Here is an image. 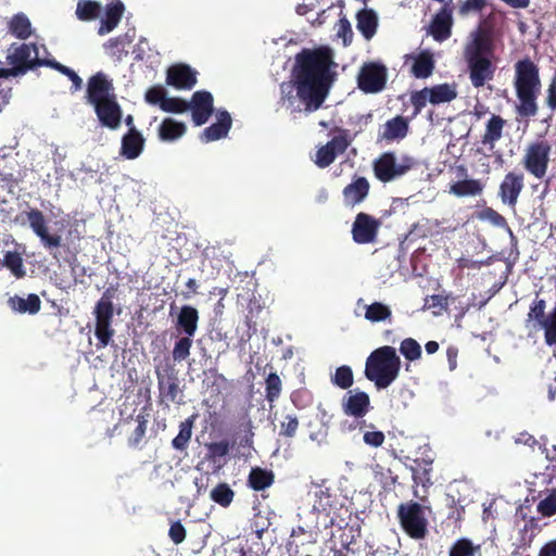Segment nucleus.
<instances>
[{
  "label": "nucleus",
  "instance_id": "c03bdc74",
  "mask_svg": "<svg viewBox=\"0 0 556 556\" xmlns=\"http://www.w3.org/2000/svg\"><path fill=\"white\" fill-rule=\"evenodd\" d=\"M331 383L342 390H351L354 383L353 370L348 365L339 366L331 376Z\"/></svg>",
  "mask_w": 556,
  "mask_h": 556
},
{
  "label": "nucleus",
  "instance_id": "49530a36",
  "mask_svg": "<svg viewBox=\"0 0 556 556\" xmlns=\"http://www.w3.org/2000/svg\"><path fill=\"white\" fill-rule=\"evenodd\" d=\"M282 390V382L277 372H269L265 379V396L269 403L278 400Z\"/></svg>",
  "mask_w": 556,
  "mask_h": 556
},
{
  "label": "nucleus",
  "instance_id": "4be33fe9",
  "mask_svg": "<svg viewBox=\"0 0 556 556\" xmlns=\"http://www.w3.org/2000/svg\"><path fill=\"white\" fill-rule=\"evenodd\" d=\"M452 11L443 7L432 18L429 26V34L437 41H444L452 35Z\"/></svg>",
  "mask_w": 556,
  "mask_h": 556
},
{
  "label": "nucleus",
  "instance_id": "412c9836",
  "mask_svg": "<svg viewBox=\"0 0 556 556\" xmlns=\"http://www.w3.org/2000/svg\"><path fill=\"white\" fill-rule=\"evenodd\" d=\"M146 139L135 126L122 137L119 154L127 160L137 159L143 151Z\"/></svg>",
  "mask_w": 556,
  "mask_h": 556
},
{
  "label": "nucleus",
  "instance_id": "5fc2aeb1",
  "mask_svg": "<svg viewBox=\"0 0 556 556\" xmlns=\"http://www.w3.org/2000/svg\"><path fill=\"white\" fill-rule=\"evenodd\" d=\"M229 451L230 444L227 440L212 442L207 445V459L215 463L217 459L227 456Z\"/></svg>",
  "mask_w": 556,
  "mask_h": 556
},
{
  "label": "nucleus",
  "instance_id": "ea45409f",
  "mask_svg": "<svg viewBox=\"0 0 556 556\" xmlns=\"http://www.w3.org/2000/svg\"><path fill=\"white\" fill-rule=\"evenodd\" d=\"M249 485L254 491H263L274 483V475L262 468H253L249 475Z\"/></svg>",
  "mask_w": 556,
  "mask_h": 556
},
{
  "label": "nucleus",
  "instance_id": "4d7b16f0",
  "mask_svg": "<svg viewBox=\"0 0 556 556\" xmlns=\"http://www.w3.org/2000/svg\"><path fill=\"white\" fill-rule=\"evenodd\" d=\"M137 427L128 439L132 446H137L144 438L147 431L148 419L144 415L139 414L136 417Z\"/></svg>",
  "mask_w": 556,
  "mask_h": 556
},
{
  "label": "nucleus",
  "instance_id": "8fccbe9b",
  "mask_svg": "<svg viewBox=\"0 0 556 556\" xmlns=\"http://www.w3.org/2000/svg\"><path fill=\"white\" fill-rule=\"evenodd\" d=\"M192 346V337L184 336L179 338L173 349V361L182 362L190 355V349Z\"/></svg>",
  "mask_w": 556,
  "mask_h": 556
},
{
  "label": "nucleus",
  "instance_id": "72a5a7b5",
  "mask_svg": "<svg viewBox=\"0 0 556 556\" xmlns=\"http://www.w3.org/2000/svg\"><path fill=\"white\" fill-rule=\"evenodd\" d=\"M186 125L173 118H165L159 127V137L162 141H174L186 132Z\"/></svg>",
  "mask_w": 556,
  "mask_h": 556
},
{
  "label": "nucleus",
  "instance_id": "13d9d810",
  "mask_svg": "<svg viewBox=\"0 0 556 556\" xmlns=\"http://www.w3.org/2000/svg\"><path fill=\"white\" fill-rule=\"evenodd\" d=\"M299 428V419L295 415H286L280 422L279 435L285 438H293Z\"/></svg>",
  "mask_w": 556,
  "mask_h": 556
},
{
  "label": "nucleus",
  "instance_id": "338daca9",
  "mask_svg": "<svg viewBox=\"0 0 556 556\" xmlns=\"http://www.w3.org/2000/svg\"><path fill=\"white\" fill-rule=\"evenodd\" d=\"M364 442L367 445L379 447L383 444L386 435L382 431H366L363 437Z\"/></svg>",
  "mask_w": 556,
  "mask_h": 556
},
{
  "label": "nucleus",
  "instance_id": "bf43d9fd",
  "mask_svg": "<svg viewBox=\"0 0 556 556\" xmlns=\"http://www.w3.org/2000/svg\"><path fill=\"white\" fill-rule=\"evenodd\" d=\"M410 102L414 108L413 117L421 113L422 109L429 102L427 87L421 90L414 91L410 94Z\"/></svg>",
  "mask_w": 556,
  "mask_h": 556
},
{
  "label": "nucleus",
  "instance_id": "c9c22d12",
  "mask_svg": "<svg viewBox=\"0 0 556 556\" xmlns=\"http://www.w3.org/2000/svg\"><path fill=\"white\" fill-rule=\"evenodd\" d=\"M9 31L16 38L25 40L31 36V23L24 13H17L9 22Z\"/></svg>",
  "mask_w": 556,
  "mask_h": 556
},
{
  "label": "nucleus",
  "instance_id": "4468645a",
  "mask_svg": "<svg viewBox=\"0 0 556 556\" xmlns=\"http://www.w3.org/2000/svg\"><path fill=\"white\" fill-rule=\"evenodd\" d=\"M341 408L345 416L364 418L372 408L369 394L359 388L349 390L341 399Z\"/></svg>",
  "mask_w": 556,
  "mask_h": 556
},
{
  "label": "nucleus",
  "instance_id": "052dcab7",
  "mask_svg": "<svg viewBox=\"0 0 556 556\" xmlns=\"http://www.w3.org/2000/svg\"><path fill=\"white\" fill-rule=\"evenodd\" d=\"M336 157V153L325 144L317 150L315 164L320 168H325L332 164Z\"/></svg>",
  "mask_w": 556,
  "mask_h": 556
},
{
  "label": "nucleus",
  "instance_id": "f257e3e1",
  "mask_svg": "<svg viewBox=\"0 0 556 556\" xmlns=\"http://www.w3.org/2000/svg\"><path fill=\"white\" fill-rule=\"evenodd\" d=\"M333 53L328 47L302 49L294 59L291 80L280 84V103L291 106L296 97L307 113L319 110L336 80Z\"/></svg>",
  "mask_w": 556,
  "mask_h": 556
},
{
  "label": "nucleus",
  "instance_id": "5701e85b",
  "mask_svg": "<svg viewBox=\"0 0 556 556\" xmlns=\"http://www.w3.org/2000/svg\"><path fill=\"white\" fill-rule=\"evenodd\" d=\"M124 12L125 5L121 0H112L108 3L104 10V16L98 28V34L104 36L113 31L119 24Z\"/></svg>",
  "mask_w": 556,
  "mask_h": 556
},
{
  "label": "nucleus",
  "instance_id": "b1692460",
  "mask_svg": "<svg viewBox=\"0 0 556 556\" xmlns=\"http://www.w3.org/2000/svg\"><path fill=\"white\" fill-rule=\"evenodd\" d=\"M409 130V121L408 118L397 115L393 118H390L383 125V129L379 131V139L386 141H400L404 139Z\"/></svg>",
  "mask_w": 556,
  "mask_h": 556
},
{
  "label": "nucleus",
  "instance_id": "39448f33",
  "mask_svg": "<svg viewBox=\"0 0 556 556\" xmlns=\"http://www.w3.org/2000/svg\"><path fill=\"white\" fill-rule=\"evenodd\" d=\"M12 52L7 56L10 68H0V78L15 77L26 74L28 71L40 66H47L50 59H40L38 56V47L36 43L12 45Z\"/></svg>",
  "mask_w": 556,
  "mask_h": 556
},
{
  "label": "nucleus",
  "instance_id": "de8ad7c7",
  "mask_svg": "<svg viewBox=\"0 0 556 556\" xmlns=\"http://www.w3.org/2000/svg\"><path fill=\"white\" fill-rule=\"evenodd\" d=\"M3 266L9 268L16 278H23L26 275L23 258L17 252H7L3 258Z\"/></svg>",
  "mask_w": 556,
  "mask_h": 556
},
{
  "label": "nucleus",
  "instance_id": "603ef678",
  "mask_svg": "<svg viewBox=\"0 0 556 556\" xmlns=\"http://www.w3.org/2000/svg\"><path fill=\"white\" fill-rule=\"evenodd\" d=\"M48 67L58 71L59 73L65 75L73 83L74 90H79L83 86V79L77 75L75 71L72 68L61 64L55 59H50Z\"/></svg>",
  "mask_w": 556,
  "mask_h": 556
},
{
  "label": "nucleus",
  "instance_id": "6e6d98bb",
  "mask_svg": "<svg viewBox=\"0 0 556 556\" xmlns=\"http://www.w3.org/2000/svg\"><path fill=\"white\" fill-rule=\"evenodd\" d=\"M326 144L336 153V156L344 153L351 144V140L348 138V130L339 129V135L334 136Z\"/></svg>",
  "mask_w": 556,
  "mask_h": 556
},
{
  "label": "nucleus",
  "instance_id": "6ab92c4d",
  "mask_svg": "<svg viewBox=\"0 0 556 556\" xmlns=\"http://www.w3.org/2000/svg\"><path fill=\"white\" fill-rule=\"evenodd\" d=\"M370 184L366 177L356 176L352 182L342 190L343 203L348 207H355L363 203L369 194Z\"/></svg>",
  "mask_w": 556,
  "mask_h": 556
},
{
  "label": "nucleus",
  "instance_id": "3c124183",
  "mask_svg": "<svg viewBox=\"0 0 556 556\" xmlns=\"http://www.w3.org/2000/svg\"><path fill=\"white\" fill-rule=\"evenodd\" d=\"M400 352L407 361L413 362L420 358L421 346L415 339L406 338L401 342Z\"/></svg>",
  "mask_w": 556,
  "mask_h": 556
},
{
  "label": "nucleus",
  "instance_id": "37998d69",
  "mask_svg": "<svg viewBox=\"0 0 556 556\" xmlns=\"http://www.w3.org/2000/svg\"><path fill=\"white\" fill-rule=\"evenodd\" d=\"M131 42V39L127 37V35L117 36L114 38H110L104 43V49L106 53L112 56L121 60L124 55L127 54L126 46Z\"/></svg>",
  "mask_w": 556,
  "mask_h": 556
},
{
  "label": "nucleus",
  "instance_id": "774afa93",
  "mask_svg": "<svg viewBox=\"0 0 556 556\" xmlns=\"http://www.w3.org/2000/svg\"><path fill=\"white\" fill-rule=\"evenodd\" d=\"M545 104L552 111H556V75L551 79L545 97Z\"/></svg>",
  "mask_w": 556,
  "mask_h": 556
},
{
  "label": "nucleus",
  "instance_id": "c756f323",
  "mask_svg": "<svg viewBox=\"0 0 556 556\" xmlns=\"http://www.w3.org/2000/svg\"><path fill=\"white\" fill-rule=\"evenodd\" d=\"M483 184L479 179H464L451 185L450 192L458 198L476 197L482 193Z\"/></svg>",
  "mask_w": 556,
  "mask_h": 556
},
{
  "label": "nucleus",
  "instance_id": "a878e982",
  "mask_svg": "<svg viewBox=\"0 0 556 556\" xmlns=\"http://www.w3.org/2000/svg\"><path fill=\"white\" fill-rule=\"evenodd\" d=\"M199 312L191 305H184L175 323L176 330L184 336L193 337L198 330Z\"/></svg>",
  "mask_w": 556,
  "mask_h": 556
},
{
  "label": "nucleus",
  "instance_id": "69168bd1",
  "mask_svg": "<svg viewBox=\"0 0 556 556\" xmlns=\"http://www.w3.org/2000/svg\"><path fill=\"white\" fill-rule=\"evenodd\" d=\"M486 5V0H465L459 7V14L466 15L469 12H480Z\"/></svg>",
  "mask_w": 556,
  "mask_h": 556
},
{
  "label": "nucleus",
  "instance_id": "bb28decb",
  "mask_svg": "<svg viewBox=\"0 0 556 556\" xmlns=\"http://www.w3.org/2000/svg\"><path fill=\"white\" fill-rule=\"evenodd\" d=\"M231 127V117L227 111H224L219 114L218 121L211 126L206 127L202 135L201 139L204 142H211L218 139H222L227 136L229 129Z\"/></svg>",
  "mask_w": 556,
  "mask_h": 556
},
{
  "label": "nucleus",
  "instance_id": "a18cd8bd",
  "mask_svg": "<svg viewBox=\"0 0 556 556\" xmlns=\"http://www.w3.org/2000/svg\"><path fill=\"white\" fill-rule=\"evenodd\" d=\"M546 301L536 296L529 306V312L527 314V321H533L535 327H539L543 324L544 318L546 317Z\"/></svg>",
  "mask_w": 556,
  "mask_h": 556
},
{
  "label": "nucleus",
  "instance_id": "aec40b11",
  "mask_svg": "<svg viewBox=\"0 0 556 556\" xmlns=\"http://www.w3.org/2000/svg\"><path fill=\"white\" fill-rule=\"evenodd\" d=\"M166 83L176 89H191L197 84V72L187 64H175L167 70Z\"/></svg>",
  "mask_w": 556,
  "mask_h": 556
},
{
  "label": "nucleus",
  "instance_id": "20e7f679",
  "mask_svg": "<svg viewBox=\"0 0 556 556\" xmlns=\"http://www.w3.org/2000/svg\"><path fill=\"white\" fill-rule=\"evenodd\" d=\"M401 358L393 346L384 345L374 350L365 363V377L378 390L387 389L399 377Z\"/></svg>",
  "mask_w": 556,
  "mask_h": 556
},
{
  "label": "nucleus",
  "instance_id": "2eb2a0df",
  "mask_svg": "<svg viewBox=\"0 0 556 556\" xmlns=\"http://www.w3.org/2000/svg\"><path fill=\"white\" fill-rule=\"evenodd\" d=\"M26 216L31 230L40 239L45 248L50 250L61 245V236L49 233L45 215L40 210L31 208L26 212Z\"/></svg>",
  "mask_w": 556,
  "mask_h": 556
},
{
  "label": "nucleus",
  "instance_id": "f03ea898",
  "mask_svg": "<svg viewBox=\"0 0 556 556\" xmlns=\"http://www.w3.org/2000/svg\"><path fill=\"white\" fill-rule=\"evenodd\" d=\"M495 42L491 30L479 28L464 50L469 79L475 88L492 80L496 71L494 64Z\"/></svg>",
  "mask_w": 556,
  "mask_h": 556
},
{
  "label": "nucleus",
  "instance_id": "a19ab883",
  "mask_svg": "<svg viewBox=\"0 0 556 556\" xmlns=\"http://www.w3.org/2000/svg\"><path fill=\"white\" fill-rule=\"evenodd\" d=\"M210 498L219 506L227 508L235 498V491L226 482H219L210 493Z\"/></svg>",
  "mask_w": 556,
  "mask_h": 556
},
{
  "label": "nucleus",
  "instance_id": "f8f14e48",
  "mask_svg": "<svg viewBox=\"0 0 556 556\" xmlns=\"http://www.w3.org/2000/svg\"><path fill=\"white\" fill-rule=\"evenodd\" d=\"M381 222L374 216L361 212L355 216L352 225V239L357 244H369L377 240Z\"/></svg>",
  "mask_w": 556,
  "mask_h": 556
},
{
  "label": "nucleus",
  "instance_id": "9b49d317",
  "mask_svg": "<svg viewBox=\"0 0 556 556\" xmlns=\"http://www.w3.org/2000/svg\"><path fill=\"white\" fill-rule=\"evenodd\" d=\"M388 70L377 62L365 63L358 73V88L366 93H377L381 91L387 84Z\"/></svg>",
  "mask_w": 556,
  "mask_h": 556
},
{
  "label": "nucleus",
  "instance_id": "393cba45",
  "mask_svg": "<svg viewBox=\"0 0 556 556\" xmlns=\"http://www.w3.org/2000/svg\"><path fill=\"white\" fill-rule=\"evenodd\" d=\"M506 124V119L501 115L492 114L488 119L484 132L481 136V144L486 147L489 151L493 152L496 142L503 137Z\"/></svg>",
  "mask_w": 556,
  "mask_h": 556
},
{
  "label": "nucleus",
  "instance_id": "6e6552de",
  "mask_svg": "<svg viewBox=\"0 0 556 556\" xmlns=\"http://www.w3.org/2000/svg\"><path fill=\"white\" fill-rule=\"evenodd\" d=\"M397 518L404 532L414 540L425 539L428 533V520L425 507L414 501L402 503L397 507Z\"/></svg>",
  "mask_w": 556,
  "mask_h": 556
},
{
  "label": "nucleus",
  "instance_id": "680f3d73",
  "mask_svg": "<svg viewBox=\"0 0 556 556\" xmlns=\"http://www.w3.org/2000/svg\"><path fill=\"white\" fill-rule=\"evenodd\" d=\"M144 99L150 104L161 106L162 101L166 99V90L162 86H153L147 90Z\"/></svg>",
  "mask_w": 556,
  "mask_h": 556
},
{
  "label": "nucleus",
  "instance_id": "cd10ccee",
  "mask_svg": "<svg viewBox=\"0 0 556 556\" xmlns=\"http://www.w3.org/2000/svg\"><path fill=\"white\" fill-rule=\"evenodd\" d=\"M356 27L367 39H371L378 27V16L372 9H362L356 14Z\"/></svg>",
  "mask_w": 556,
  "mask_h": 556
},
{
  "label": "nucleus",
  "instance_id": "1a4fd4ad",
  "mask_svg": "<svg viewBox=\"0 0 556 556\" xmlns=\"http://www.w3.org/2000/svg\"><path fill=\"white\" fill-rule=\"evenodd\" d=\"M551 151L552 146L546 140L529 143L521 159L522 167L534 178H544L551 163Z\"/></svg>",
  "mask_w": 556,
  "mask_h": 556
},
{
  "label": "nucleus",
  "instance_id": "7ed1b4c3",
  "mask_svg": "<svg viewBox=\"0 0 556 556\" xmlns=\"http://www.w3.org/2000/svg\"><path fill=\"white\" fill-rule=\"evenodd\" d=\"M514 86L519 100L517 112L522 117H533L538 113L536 99L541 90L539 66L530 59L525 58L515 64Z\"/></svg>",
  "mask_w": 556,
  "mask_h": 556
},
{
  "label": "nucleus",
  "instance_id": "ddd939ff",
  "mask_svg": "<svg viewBox=\"0 0 556 556\" xmlns=\"http://www.w3.org/2000/svg\"><path fill=\"white\" fill-rule=\"evenodd\" d=\"M525 188V174L511 170L505 174L500 184L497 195L504 205L515 210Z\"/></svg>",
  "mask_w": 556,
  "mask_h": 556
},
{
  "label": "nucleus",
  "instance_id": "0e129e2a",
  "mask_svg": "<svg viewBox=\"0 0 556 556\" xmlns=\"http://www.w3.org/2000/svg\"><path fill=\"white\" fill-rule=\"evenodd\" d=\"M481 216L488 219L491 224L497 227L507 226L506 218L492 207H486L482 211Z\"/></svg>",
  "mask_w": 556,
  "mask_h": 556
},
{
  "label": "nucleus",
  "instance_id": "2f4dec72",
  "mask_svg": "<svg viewBox=\"0 0 556 556\" xmlns=\"http://www.w3.org/2000/svg\"><path fill=\"white\" fill-rule=\"evenodd\" d=\"M197 415L193 414L179 425L178 434L172 440V446L177 451H186L192 437V429Z\"/></svg>",
  "mask_w": 556,
  "mask_h": 556
},
{
  "label": "nucleus",
  "instance_id": "e2e57ef3",
  "mask_svg": "<svg viewBox=\"0 0 556 556\" xmlns=\"http://www.w3.org/2000/svg\"><path fill=\"white\" fill-rule=\"evenodd\" d=\"M168 536L175 544H180L185 541L186 529L179 520L172 522Z\"/></svg>",
  "mask_w": 556,
  "mask_h": 556
},
{
  "label": "nucleus",
  "instance_id": "9d476101",
  "mask_svg": "<svg viewBox=\"0 0 556 556\" xmlns=\"http://www.w3.org/2000/svg\"><path fill=\"white\" fill-rule=\"evenodd\" d=\"M415 165L416 160L413 156L404 155L397 163L393 152H384L374 162V173L381 182H390L405 175Z\"/></svg>",
  "mask_w": 556,
  "mask_h": 556
},
{
  "label": "nucleus",
  "instance_id": "f3484780",
  "mask_svg": "<svg viewBox=\"0 0 556 556\" xmlns=\"http://www.w3.org/2000/svg\"><path fill=\"white\" fill-rule=\"evenodd\" d=\"M93 108L102 126L110 129H117L121 126L123 112L115 97L101 101Z\"/></svg>",
  "mask_w": 556,
  "mask_h": 556
},
{
  "label": "nucleus",
  "instance_id": "e433bc0d",
  "mask_svg": "<svg viewBox=\"0 0 556 556\" xmlns=\"http://www.w3.org/2000/svg\"><path fill=\"white\" fill-rule=\"evenodd\" d=\"M434 61L429 52H421L415 59L412 65V74L416 78H427L432 75Z\"/></svg>",
  "mask_w": 556,
  "mask_h": 556
},
{
  "label": "nucleus",
  "instance_id": "7c9ffc66",
  "mask_svg": "<svg viewBox=\"0 0 556 556\" xmlns=\"http://www.w3.org/2000/svg\"><path fill=\"white\" fill-rule=\"evenodd\" d=\"M413 480L416 484H431L432 459L417 458L410 465Z\"/></svg>",
  "mask_w": 556,
  "mask_h": 556
},
{
  "label": "nucleus",
  "instance_id": "09e8293b",
  "mask_svg": "<svg viewBox=\"0 0 556 556\" xmlns=\"http://www.w3.org/2000/svg\"><path fill=\"white\" fill-rule=\"evenodd\" d=\"M262 311L263 305L261 301L255 296L251 298L248 303V315L245 316V324L249 329L248 339L251 338L252 333L256 332V321L254 318H256Z\"/></svg>",
  "mask_w": 556,
  "mask_h": 556
},
{
  "label": "nucleus",
  "instance_id": "f704fd0d",
  "mask_svg": "<svg viewBox=\"0 0 556 556\" xmlns=\"http://www.w3.org/2000/svg\"><path fill=\"white\" fill-rule=\"evenodd\" d=\"M9 303L14 311L20 313L36 314L40 311L41 301L37 294H28L26 299L18 295L10 298Z\"/></svg>",
  "mask_w": 556,
  "mask_h": 556
},
{
  "label": "nucleus",
  "instance_id": "0eeeda50",
  "mask_svg": "<svg viewBox=\"0 0 556 556\" xmlns=\"http://www.w3.org/2000/svg\"><path fill=\"white\" fill-rule=\"evenodd\" d=\"M114 288H108L98 300L93 308L96 318L94 336L98 339L97 348L103 349L110 344L115 330L112 328L114 317Z\"/></svg>",
  "mask_w": 556,
  "mask_h": 556
},
{
  "label": "nucleus",
  "instance_id": "c85d7f7f",
  "mask_svg": "<svg viewBox=\"0 0 556 556\" xmlns=\"http://www.w3.org/2000/svg\"><path fill=\"white\" fill-rule=\"evenodd\" d=\"M429 103L437 105L447 103L457 98L455 85L440 84L427 87Z\"/></svg>",
  "mask_w": 556,
  "mask_h": 556
},
{
  "label": "nucleus",
  "instance_id": "423d86ee",
  "mask_svg": "<svg viewBox=\"0 0 556 556\" xmlns=\"http://www.w3.org/2000/svg\"><path fill=\"white\" fill-rule=\"evenodd\" d=\"M155 376L159 389L160 405L169 406L170 403L182 404L181 389L179 387L178 372L169 356H165L155 365Z\"/></svg>",
  "mask_w": 556,
  "mask_h": 556
},
{
  "label": "nucleus",
  "instance_id": "79ce46f5",
  "mask_svg": "<svg viewBox=\"0 0 556 556\" xmlns=\"http://www.w3.org/2000/svg\"><path fill=\"white\" fill-rule=\"evenodd\" d=\"M365 308V318L371 323L384 321L392 316L391 308L381 302H374L366 305Z\"/></svg>",
  "mask_w": 556,
  "mask_h": 556
},
{
  "label": "nucleus",
  "instance_id": "864d4df0",
  "mask_svg": "<svg viewBox=\"0 0 556 556\" xmlns=\"http://www.w3.org/2000/svg\"><path fill=\"white\" fill-rule=\"evenodd\" d=\"M189 108L190 104L186 100L176 97H166V99L161 103V110L167 113L180 114L188 111Z\"/></svg>",
  "mask_w": 556,
  "mask_h": 556
},
{
  "label": "nucleus",
  "instance_id": "58836bf2",
  "mask_svg": "<svg viewBox=\"0 0 556 556\" xmlns=\"http://www.w3.org/2000/svg\"><path fill=\"white\" fill-rule=\"evenodd\" d=\"M101 11L102 7L98 1L78 0L75 13L78 20L88 22L98 18Z\"/></svg>",
  "mask_w": 556,
  "mask_h": 556
},
{
  "label": "nucleus",
  "instance_id": "dca6fc26",
  "mask_svg": "<svg viewBox=\"0 0 556 556\" xmlns=\"http://www.w3.org/2000/svg\"><path fill=\"white\" fill-rule=\"evenodd\" d=\"M113 84L106 76L99 72L91 76L87 84V101L96 105L101 101L109 100L115 94L113 93Z\"/></svg>",
  "mask_w": 556,
  "mask_h": 556
},
{
  "label": "nucleus",
  "instance_id": "a211bd4d",
  "mask_svg": "<svg viewBox=\"0 0 556 556\" xmlns=\"http://www.w3.org/2000/svg\"><path fill=\"white\" fill-rule=\"evenodd\" d=\"M192 112V121L197 126L205 124L213 113V96L205 90L195 91L189 103Z\"/></svg>",
  "mask_w": 556,
  "mask_h": 556
},
{
  "label": "nucleus",
  "instance_id": "4c0bfd02",
  "mask_svg": "<svg viewBox=\"0 0 556 556\" xmlns=\"http://www.w3.org/2000/svg\"><path fill=\"white\" fill-rule=\"evenodd\" d=\"M448 556H482L481 545L473 544L468 538H460L451 545Z\"/></svg>",
  "mask_w": 556,
  "mask_h": 556
},
{
  "label": "nucleus",
  "instance_id": "473e14b6",
  "mask_svg": "<svg viewBox=\"0 0 556 556\" xmlns=\"http://www.w3.org/2000/svg\"><path fill=\"white\" fill-rule=\"evenodd\" d=\"M536 511L543 518H551L556 515V488L545 489L539 492Z\"/></svg>",
  "mask_w": 556,
  "mask_h": 556
}]
</instances>
